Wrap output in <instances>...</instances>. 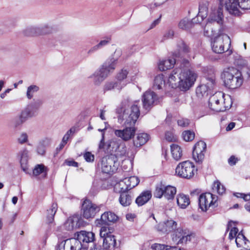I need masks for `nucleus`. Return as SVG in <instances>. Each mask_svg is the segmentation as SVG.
<instances>
[{
    "instance_id": "nucleus-1",
    "label": "nucleus",
    "mask_w": 250,
    "mask_h": 250,
    "mask_svg": "<svg viewBox=\"0 0 250 250\" xmlns=\"http://www.w3.org/2000/svg\"><path fill=\"white\" fill-rule=\"evenodd\" d=\"M189 66L188 60L182 59L180 66L174 68L169 74L167 84L173 88H179L183 91L188 90L197 78V73L188 68Z\"/></svg>"
},
{
    "instance_id": "nucleus-2",
    "label": "nucleus",
    "mask_w": 250,
    "mask_h": 250,
    "mask_svg": "<svg viewBox=\"0 0 250 250\" xmlns=\"http://www.w3.org/2000/svg\"><path fill=\"white\" fill-rule=\"evenodd\" d=\"M120 50H116L113 57L107 60L100 68L96 70L89 78L93 79L95 85L99 86L115 69L118 58L121 55Z\"/></svg>"
},
{
    "instance_id": "nucleus-3",
    "label": "nucleus",
    "mask_w": 250,
    "mask_h": 250,
    "mask_svg": "<svg viewBox=\"0 0 250 250\" xmlns=\"http://www.w3.org/2000/svg\"><path fill=\"white\" fill-rule=\"evenodd\" d=\"M221 77L225 85L230 89L239 87L243 82L241 72L233 67L225 68L221 73Z\"/></svg>"
},
{
    "instance_id": "nucleus-4",
    "label": "nucleus",
    "mask_w": 250,
    "mask_h": 250,
    "mask_svg": "<svg viewBox=\"0 0 250 250\" xmlns=\"http://www.w3.org/2000/svg\"><path fill=\"white\" fill-rule=\"evenodd\" d=\"M232 104L231 99L229 95L218 92L210 97L208 107L213 111L223 112L230 108Z\"/></svg>"
},
{
    "instance_id": "nucleus-5",
    "label": "nucleus",
    "mask_w": 250,
    "mask_h": 250,
    "mask_svg": "<svg viewBox=\"0 0 250 250\" xmlns=\"http://www.w3.org/2000/svg\"><path fill=\"white\" fill-rule=\"evenodd\" d=\"M118 113V120L124 125H134L140 115L139 108L136 104L127 108H122Z\"/></svg>"
},
{
    "instance_id": "nucleus-6",
    "label": "nucleus",
    "mask_w": 250,
    "mask_h": 250,
    "mask_svg": "<svg viewBox=\"0 0 250 250\" xmlns=\"http://www.w3.org/2000/svg\"><path fill=\"white\" fill-rule=\"evenodd\" d=\"M177 189L175 187L161 182L156 185L154 196L157 198L164 197L168 201H171L174 198Z\"/></svg>"
},
{
    "instance_id": "nucleus-7",
    "label": "nucleus",
    "mask_w": 250,
    "mask_h": 250,
    "mask_svg": "<svg viewBox=\"0 0 250 250\" xmlns=\"http://www.w3.org/2000/svg\"><path fill=\"white\" fill-rule=\"evenodd\" d=\"M211 45L213 52L222 53L229 49L230 45V38L226 34H219L212 39Z\"/></svg>"
},
{
    "instance_id": "nucleus-8",
    "label": "nucleus",
    "mask_w": 250,
    "mask_h": 250,
    "mask_svg": "<svg viewBox=\"0 0 250 250\" xmlns=\"http://www.w3.org/2000/svg\"><path fill=\"white\" fill-rule=\"evenodd\" d=\"M197 169L194 164L186 161L180 163L176 167L175 173L178 176L186 179H190L197 173Z\"/></svg>"
},
{
    "instance_id": "nucleus-9",
    "label": "nucleus",
    "mask_w": 250,
    "mask_h": 250,
    "mask_svg": "<svg viewBox=\"0 0 250 250\" xmlns=\"http://www.w3.org/2000/svg\"><path fill=\"white\" fill-rule=\"evenodd\" d=\"M119 165V163L114 155L105 156L101 160V169L105 173H110L115 171Z\"/></svg>"
},
{
    "instance_id": "nucleus-10",
    "label": "nucleus",
    "mask_w": 250,
    "mask_h": 250,
    "mask_svg": "<svg viewBox=\"0 0 250 250\" xmlns=\"http://www.w3.org/2000/svg\"><path fill=\"white\" fill-rule=\"evenodd\" d=\"M217 197L210 193L202 194L199 198V205L203 211L217 206Z\"/></svg>"
},
{
    "instance_id": "nucleus-11",
    "label": "nucleus",
    "mask_w": 250,
    "mask_h": 250,
    "mask_svg": "<svg viewBox=\"0 0 250 250\" xmlns=\"http://www.w3.org/2000/svg\"><path fill=\"white\" fill-rule=\"evenodd\" d=\"M208 21L212 23H216L219 25H222L223 22L224 16L223 14V9L220 6L216 7L211 6L208 7Z\"/></svg>"
},
{
    "instance_id": "nucleus-12",
    "label": "nucleus",
    "mask_w": 250,
    "mask_h": 250,
    "mask_svg": "<svg viewBox=\"0 0 250 250\" xmlns=\"http://www.w3.org/2000/svg\"><path fill=\"white\" fill-rule=\"evenodd\" d=\"M82 210L83 217L87 219L93 218L99 211L100 208L90 200H85L82 204Z\"/></svg>"
},
{
    "instance_id": "nucleus-13",
    "label": "nucleus",
    "mask_w": 250,
    "mask_h": 250,
    "mask_svg": "<svg viewBox=\"0 0 250 250\" xmlns=\"http://www.w3.org/2000/svg\"><path fill=\"white\" fill-rule=\"evenodd\" d=\"M214 84V78H206L203 83L196 88V93L197 96L199 98L207 96L209 91L213 88Z\"/></svg>"
},
{
    "instance_id": "nucleus-14",
    "label": "nucleus",
    "mask_w": 250,
    "mask_h": 250,
    "mask_svg": "<svg viewBox=\"0 0 250 250\" xmlns=\"http://www.w3.org/2000/svg\"><path fill=\"white\" fill-rule=\"evenodd\" d=\"M219 4L230 14L238 15L240 12L238 0H219Z\"/></svg>"
},
{
    "instance_id": "nucleus-15",
    "label": "nucleus",
    "mask_w": 250,
    "mask_h": 250,
    "mask_svg": "<svg viewBox=\"0 0 250 250\" xmlns=\"http://www.w3.org/2000/svg\"><path fill=\"white\" fill-rule=\"evenodd\" d=\"M51 29L47 25L42 26H29L23 30V34L25 36H37L49 33Z\"/></svg>"
},
{
    "instance_id": "nucleus-16",
    "label": "nucleus",
    "mask_w": 250,
    "mask_h": 250,
    "mask_svg": "<svg viewBox=\"0 0 250 250\" xmlns=\"http://www.w3.org/2000/svg\"><path fill=\"white\" fill-rule=\"evenodd\" d=\"M35 116V113L29 108H25L12 121V126L14 128L21 127L29 118Z\"/></svg>"
},
{
    "instance_id": "nucleus-17",
    "label": "nucleus",
    "mask_w": 250,
    "mask_h": 250,
    "mask_svg": "<svg viewBox=\"0 0 250 250\" xmlns=\"http://www.w3.org/2000/svg\"><path fill=\"white\" fill-rule=\"evenodd\" d=\"M123 129H116L115 135L125 141H128L134 138L136 128L134 125H125Z\"/></svg>"
},
{
    "instance_id": "nucleus-18",
    "label": "nucleus",
    "mask_w": 250,
    "mask_h": 250,
    "mask_svg": "<svg viewBox=\"0 0 250 250\" xmlns=\"http://www.w3.org/2000/svg\"><path fill=\"white\" fill-rule=\"evenodd\" d=\"M206 144L203 141L197 142L194 146L192 157L196 162H201L204 159Z\"/></svg>"
},
{
    "instance_id": "nucleus-19",
    "label": "nucleus",
    "mask_w": 250,
    "mask_h": 250,
    "mask_svg": "<svg viewBox=\"0 0 250 250\" xmlns=\"http://www.w3.org/2000/svg\"><path fill=\"white\" fill-rule=\"evenodd\" d=\"M117 219L118 217L115 213L111 212H105L101 215L100 219L95 220V223L96 226L101 227L107 225L109 223L114 222Z\"/></svg>"
},
{
    "instance_id": "nucleus-20",
    "label": "nucleus",
    "mask_w": 250,
    "mask_h": 250,
    "mask_svg": "<svg viewBox=\"0 0 250 250\" xmlns=\"http://www.w3.org/2000/svg\"><path fill=\"white\" fill-rule=\"evenodd\" d=\"M177 227V223L172 219H168L160 223L157 226V229L164 233H168L174 230Z\"/></svg>"
},
{
    "instance_id": "nucleus-21",
    "label": "nucleus",
    "mask_w": 250,
    "mask_h": 250,
    "mask_svg": "<svg viewBox=\"0 0 250 250\" xmlns=\"http://www.w3.org/2000/svg\"><path fill=\"white\" fill-rule=\"evenodd\" d=\"M208 6V4L206 3L200 5L197 16L191 20L193 26L195 24L201 23L207 17Z\"/></svg>"
},
{
    "instance_id": "nucleus-22",
    "label": "nucleus",
    "mask_w": 250,
    "mask_h": 250,
    "mask_svg": "<svg viewBox=\"0 0 250 250\" xmlns=\"http://www.w3.org/2000/svg\"><path fill=\"white\" fill-rule=\"evenodd\" d=\"M81 244L89 243L93 242L95 239V234L91 231L82 230L77 232L75 234Z\"/></svg>"
},
{
    "instance_id": "nucleus-23",
    "label": "nucleus",
    "mask_w": 250,
    "mask_h": 250,
    "mask_svg": "<svg viewBox=\"0 0 250 250\" xmlns=\"http://www.w3.org/2000/svg\"><path fill=\"white\" fill-rule=\"evenodd\" d=\"M175 63V59L171 56L160 60L158 63V67L160 71H164L173 68Z\"/></svg>"
},
{
    "instance_id": "nucleus-24",
    "label": "nucleus",
    "mask_w": 250,
    "mask_h": 250,
    "mask_svg": "<svg viewBox=\"0 0 250 250\" xmlns=\"http://www.w3.org/2000/svg\"><path fill=\"white\" fill-rule=\"evenodd\" d=\"M157 99L155 93L152 91H146L143 96L142 101L145 108L148 109L152 106Z\"/></svg>"
},
{
    "instance_id": "nucleus-25",
    "label": "nucleus",
    "mask_w": 250,
    "mask_h": 250,
    "mask_svg": "<svg viewBox=\"0 0 250 250\" xmlns=\"http://www.w3.org/2000/svg\"><path fill=\"white\" fill-rule=\"evenodd\" d=\"M80 217L78 215H75L69 217L64 224V227L67 230H72L74 229L79 228Z\"/></svg>"
},
{
    "instance_id": "nucleus-26",
    "label": "nucleus",
    "mask_w": 250,
    "mask_h": 250,
    "mask_svg": "<svg viewBox=\"0 0 250 250\" xmlns=\"http://www.w3.org/2000/svg\"><path fill=\"white\" fill-rule=\"evenodd\" d=\"M150 139L149 134L146 133H138L133 140V145L135 147L144 145Z\"/></svg>"
},
{
    "instance_id": "nucleus-27",
    "label": "nucleus",
    "mask_w": 250,
    "mask_h": 250,
    "mask_svg": "<svg viewBox=\"0 0 250 250\" xmlns=\"http://www.w3.org/2000/svg\"><path fill=\"white\" fill-rule=\"evenodd\" d=\"M235 243L237 247L246 250H250V241L247 240L241 232L237 234Z\"/></svg>"
},
{
    "instance_id": "nucleus-28",
    "label": "nucleus",
    "mask_w": 250,
    "mask_h": 250,
    "mask_svg": "<svg viewBox=\"0 0 250 250\" xmlns=\"http://www.w3.org/2000/svg\"><path fill=\"white\" fill-rule=\"evenodd\" d=\"M19 155L20 157L21 167L22 170L27 173L28 169L29 151L25 149L19 152Z\"/></svg>"
},
{
    "instance_id": "nucleus-29",
    "label": "nucleus",
    "mask_w": 250,
    "mask_h": 250,
    "mask_svg": "<svg viewBox=\"0 0 250 250\" xmlns=\"http://www.w3.org/2000/svg\"><path fill=\"white\" fill-rule=\"evenodd\" d=\"M103 238V247L104 250L114 249L116 247V239L114 235H109Z\"/></svg>"
},
{
    "instance_id": "nucleus-30",
    "label": "nucleus",
    "mask_w": 250,
    "mask_h": 250,
    "mask_svg": "<svg viewBox=\"0 0 250 250\" xmlns=\"http://www.w3.org/2000/svg\"><path fill=\"white\" fill-rule=\"evenodd\" d=\"M176 202L178 206L181 208H186L190 204L188 196L183 193L178 194L176 196Z\"/></svg>"
},
{
    "instance_id": "nucleus-31",
    "label": "nucleus",
    "mask_w": 250,
    "mask_h": 250,
    "mask_svg": "<svg viewBox=\"0 0 250 250\" xmlns=\"http://www.w3.org/2000/svg\"><path fill=\"white\" fill-rule=\"evenodd\" d=\"M151 196L152 194L150 190L144 191L136 198V203L139 206H143L150 199Z\"/></svg>"
},
{
    "instance_id": "nucleus-32",
    "label": "nucleus",
    "mask_w": 250,
    "mask_h": 250,
    "mask_svg": "<svg viewBox=\"0 0 250 250\" xmlns=\"http://www.w3.org/2000/svg\"><path fill=\"white\" fill-rule=\"evenodd\" d=\"M121 142L117 138H113L106 142V152H115Z\"/></svg>"
},
{
    "instance_id": "nucleus-33",
    "label": "nucleus",
    "mask_w": 250,
    "mask_h": 250,
    "mask_svg": "<svg viewBox=\"0 0 250 250\" xmlns=\"http://www.w3.org/2000/svg\"><path fill=\"white\" fill-rule=\"evenodd\" d=\"M171 153L172 157L175 160H179L182 156L183 151L181 147L176 144L170 146Z\"/></svg>"
},
{
    "instance_id": "nucleus-34",
    "label": "nucleus",
    "mask_w": 250,
    "mask_h": 250,
    "mask_svg": "<svg viewBox=\"0 0 250 250\" xmlns=\"http://www.w3.org/2000/svg\"><path fill=\"white\" fill-rule=\"evenodd\" d=\"M119 200L122 206L127 207L131 204L132 196L129 193L123 192L121 194Z\"/></svg>"
},
{
    "instance_id": "nucleus-35",
    "label": "nucleus",
    "mask_w": 250,
    "mask_h": 250,
    "mask_svg": "<svg viewBox=\"0 0 250 250\" xmlns=\"http://www.w3.org/2000/svg\"><path fill=\"white\" fill-rule=\"evenodd\" d=\"M165 84L166 82L163 74H161L155 76L153 83V86L154 88L161 89L164 87Z\"/></svg>"
},
{
    "instance_id": "nucleus-36",
    "label": "nucleus",
    "mask_w": 250,
    "mask_h": 250,
    "mask_svg": "<svg viewBox=\"0 0 250 250\" xmlns=\"http://www.w3.org/2000/svg\"><path fill=\"white\" fill-rule=\"evenodd\" d=\"M115 153H116L115 156L117 158V157H127L128 155L126 146L125 144L123 143L122 141L120 142L119 146L117 147V150L115 151Z\"/></svg>"
},
{
    "instance_id": "nucleus-37",
    "label": "nucleus",
    "mask_w": 250,
    "mask_h": 250,
    "mask_svg": "<svg viewBox=\"0 0 250 250\" xmlns=\"http://www.w3.org/2000/svg\"><path fill=\"white\" fill-rule=\"evenodd\" d=\"M125 83H121L120 82H108L105 84L104 89L105 90H110L114 89L120 90L125 86Z\"/></svg>"
},
{
    "instance_id": "nucleus-38",
    "label": "nucleus",
    "mask_w": 250,
    "mask_h": 250,
    "mask_svg": "<svg viewBox=\"0 0 250 250\" xmlns=\"http://www.w3.org/2000/svg\"><path fill=\"white\" fill-rule=\"evenodd\" d=\"M115 189L117 192H122L123 193L125 192L126 190H129L125 179L124 178L117 183L115 185Z\"/></svg>"
},
{
    "instance_id": "nucleus-39",
    "label": "nucleus",
    "mask_w": 250,
    "mask_h": 250,
    "mask_svg": "<svg viewBox=\"0 0 250 250\" xmlns=\"http://www.w3.org/2000/svg\"><path fill=\"white\" fill-rule=\"evenodd\" d=\"M193 26L192 23L188 18L182 19L178 23V27L184 30H188Z\"/></svg>"
},
{
    "instance_id": "nucleus-40",
    "label": "nucleus",
    "mask_w": 250,
    "mask_h": 250,
    "mask_svg": "<svg viewBox=\"0 0 250 250\" xmlns=\"http://www.w3.org/2000/svg\"><path fill=\"white\" fill-rule=\"evenodd\" d=\"M49 140L47 138H45L41 140L37 147V152L41 155H43L45 152V148L46 146L49 144Z\"/></svg>"
},
{
    "instance_id": "nucleus-41",
    "label": "nucleus",
    "mask_w": 250,
    "mask_h": 250,
    "mask_svg": "<svg viewBox=\"0 0 250 250\" xmlns=\"http://www.w3.org/2000/svg\"><path fill=\"white\" fill-rule=\"evenodd\" d=\"M228 229L229 230V239H232L234 238H236L238 233V229L235 227V225L234 222L232 221H230L229 222L228 224Z\"/></svg>"
},
{
    "instance_id": "nucleus-42",
    "label": "nucleus",
    "mask_w": 250,
    "mask_h": 250,
    "mask_svg": "<svg viewBox=\"0 0 250 250\" xmlns=\"http://www.w3.org/2000/svg\"><path fill=\"white\" fill-rule=\"evenodd\" d=\"M187 231L186 230H184L182 228H177L174 234L173 240L177 243L180 244L182 237H184Z\"/></svg>"
},
{
    "instance_id": "nucleus-43",
    "label": "nucleus",
    "mask_w": 250,
    "mask_h": 250,
    "mask_svg": "<svg viewBox=\"0 0 250 250\" xmlns=\"http://www.w3.org/2000/svg\"><path fill=\"white\" fill-rule=\"evenodd\" d=\"M69 241V246H71L72 250H80L83 244L80 243L77 237L67 239Z\"/></svg>"
},
{
    "instance_id": "nucleus-44",
    "label": "nucleus",
    "mask_w": 250,
    "mask_h": 250,
    "mask_svg": "<svg viewBox=\"0 0 250 250\" xmlns=\"http://www.w3.org/2000/svg\"><path fill=\"white\" fill-rule=\"evenodd\" d=\"M125 179L129 190L137 186L140 182L139 179L136 176H131Z\"/></svg>"
},
{
    "instance_id": "nucleus-45",
    "label": "nucleus",
    "mask_w": 250,
    "mask_h": 250,
    "mask_svg": "<svg viewBox=\"0 0 250 250\" xmlns=\"http://www.w3.org/2000/svg\"><path fill=\"white\" fill-rule=\"evenodd\" d=\"M39 87L35 84H32L27 88L26 96L28 100H31L34 96V94L39 90Z\"/></svg>"
},
{
    "instance_id": "nucleus-46",
    "label": "nucleus",
    "mask_w": 250,
    "mask_h": 250,
    "mask_svg": "<svg viewBox=\"0 0 250 250\" xmlns=\"http://www.w3.org/2000/svg\"><path fill=\"white\" fill-rule=\"evenodd\" d=\"M47 168L42 164H39L35 166L33 170V174L34 176H38L40 174H46Z\"/></svg>"
},
{
    "instance_id": "nucleus-47",
    "label": "nucleus",
    "mask_w": 250,
    "mask_h": 250,
    "mask_svg": "<svg viewBox=\"0 0 250 250\" xmlns=\"http://www.w3.org/2000/svg\"><path fill=\"white\" fill-rule=\"evenodd\" d=\"M105 127L103 129L99 128L98 129V131L102 132V138L99 144V149H103L104 151H106V143L104 142V130L107 128V123L105 122Z\"/></svg>"
},
{
    "instance_id": "nucleus-48",
    "label": "nucleus",
    "mask_w": 250,
    "mask_h": 250,
    "mask_svg": "<svg viewBox=\"0 0 250 250\" xmlns=\"http://www.w3.org/2000/svg\"><path fill=\"white\" fill-rule=\"evenodd\" d=\"M212 189L219 194H223L226 191L225 188L219 181L214 182Z\"/></svg>"
},
{
    "instance_id": "nucleus-49",
    "label": "nucleus",
    "mask_w": 250,
    "mask_h": 250,
    "mask_svg": "<svg viewBox=\"0 0 250 250\" xmlns=\"http://www.w3.org/2000/svg\"><path fill=\"white\" fill-rule=\"evenodd\" d=\"M182 137L186 142L193 140L195 137L194 132L190 130H186L182 133Z\"/></svg>"
},
{
    "instance_id": "nucleus-50",
    "label": "nucleus",
    "mask_w": 250,
    "mask_h": 250,
    "mask_svg": "<svg viewBox=\"0 0 250 250\" xmlns=\"http://www.w3.org/2000/svg\"><path fill=\"white\" fill-rule=\"evenodd\" d=\"M171 246L163 244L154 243L151 245V249L152 250H169Z\"/></svg>"
},
{
    "instance_id": "nucleus-51",
    "label": "nucleus",
    "mask_w": 250,
    "mask_h": 250,
    "mask_svg": "<svg viewBox=\"0 0 250 250\" xmlns=\"http://www.w3.org/2000/svg\"><path fill=\"white\" fill-rule=\"evenodd\" d=\"M57 211V205L53 204L51 206V208L47 210L48 211V222L51 223L53 220V217Z\"/></svg>"
},
{
    "instance_id": "nucleus-52",
    "label": "nucleus",
    "mask_w": 250,
    "mask_h": 250,
    "mask_svg": "<svg viewBox=\"0 0 250 250\" xmlns=\"http://www.w3.org/2000/svg\"><path fill=\"white\" fill-rule=\"evenodd\" d=\"M69 243L68 239L62 241L58 244L56 250H72Z\"/></svg>"
},
{
    "instance_id": "nucleus-53",
    "label": "nucleus",
    "mask_w": 250,
    "mask_h": 250,
    "mask_svg": "<svg viewBox=\"0 0 250 250\" xmlns=\"http://www.w3.org/2000/svg\"><path fill=\"white\" fill-rule=\"evenodd\" d=\"M42 104V102L41 99H34L33 101L30 104V107L32 109V111L35 113V111L39 109ZM32 111V110H31ZM36 113H35V116Z\"/></svg>"
},
{
    "instance_id": "nucleus-54",
    "label": "nucleus",
    "mask_w": 250,
    "mask_h": 250,
    "mask_svg": "<svg viewBox=\"0 0 250 250\" xmlns=\"http://www.w3.org/2000/svg\"><path fill=\"white\" fill-rule=\"evenodd\" d=\"M213 23L209 22L207 21V22L204 27V32L205 35L209 37L213 35V31L212 28V24Z\"/></svg>"
},
{
    "instance_id": "nucleus-55",
    "label": "nucleus",
    "mask_w": 250,
    "mask_h": 250,
    "mask_svg": "<svg viewBox=\"0 0 250 250\" xmlns=\"http://www.w3.org/2000/svg\"><path fill=\"white\" fill-rule=\"evenodd\" d=\"M17 141L20 144H24L28 142V135L27 133L22 132L19 136Z\"/></svg>"
},
{
    "instance_id": "nucleus-56",
    "label": "nucleus",
    "mask_w": 250,
    "mask_h": 250,
    "mask_svg": "<svg viewBox=\"0 0 250 250\" xmlns=\"http://www.w3.org/2000/svg\"><path fill=\"white\" fill-rule=\"evenodd\" d=\"M128 71L126 69H122L117 74V79L118 82H120L121 83L122 81L125 79L127 76Z\"/></svg>"
},
{
    "instance_id": "nucleus-57",
    "label": "nucleus",
    "mask_w": 250,
    "mask_h": 250,
    "mask_svg": "<svg viewBox=\"0 0 250 250\" xmlns=\"http://www.w3.org/2000/svg\"><path fill=\"white\" fill-rule=\"evenodd\" d=\"M109 235H112L109 231V228L106 226L101 227L100 231V236L101 238L106 237Z\"/></svg>"
},
{
    "instance_id": "nucleus-58",
    "label": "nucleus",
    "mask_w": 250,
    "mask_h": 250,
    "mask_svg": "<svg viewBox=\"0 0 250 250\" xmlns=\"http://www.w3.org/2000/svg\"><path fill=\"white\" fill-rule=\"evenodd\" d=\"M240 9H250V0H238Z\"/></svg>"
},
{
    "instance_id": "nucleus-59",
    "label": "nucleus",
    "mask_w": 250,
    "mask_h": 250,
    "mask_svg": "<svg viewBox=\"0 0 250 250\" xmlns=\"http://www.w3.org/2000/svg\"><path fill=\"white\" fill-rule=\"evenodd\" d=\"M75 132V128H71L68 131H67V132L65 133V134L63 137L62 141L63 142V144L67 143L70 136L74 134Z\"/></svg>"
},
{
    "instance_id": "nucleus-60",
    "label": "nucleus",
    "mask_w": 250,
    "mask_h": 250,
    "mask_svg": "<svg viewBox=\"0 0 250 250\" xmlns=\"http://www.w3.org/2000/svg\"><path fill=\"white\" fill-rule=\"evenodd\" d=\"M83 158L87 162L91 163L94 161L95 157L90 152H86L83 154Z\"/></svg>"
},
{
    "instance_id": "nucleus-61",
    "label": "nucleus",
    "mask_w": 250,
    "mask_h": 250,
    "mask_svg": "<svg viewBox=\"0 0 250 250\" xmlns=\"http://www.w3.org/2000/svg\"><path fill=\"white\" fill-rule=\"evenodd\" d=\"M166 139L169 142L175 141L177 140L176 136L172 131H167L165 135Z\"/></svg>"
},
{
    "instance_id": "nucleus-62",
    "label": "nucleus",
    "mask_w": 250,
    "mask_h": 250,
    "mask_svg": "<svg viewBox=\"0 0 250 250\" xmlns=\"http://www.w3.org/2000/svg\"><path fill=\"white\" fill-rule=\"evenodd\" d=\"M180 49L188 57H190V55L188 54V53L189 52V49L188 46L184 42L181 43Z\"/></svg>"
},
{
    "instance_id": "nucleus-63",
    "label": "nucleus",
    "mask_w": 250,
    "mask_h": 250,
    "mask_svg": "<svg viewBox=\"0 0 250 250\" xmlns=\"http://www.w3.org/2000/svg\"><path fill=\"white\" fill-rule=\"evenodd\" d=\"M193 237V236L192 234L187 231L184 237H182L180 243H187L188 242L190 241Z\"/></svg>"
},
{
    "instance_id": "nucleus-64",
    "label": "nucleus",
    "mask_w": 250,
    "mask_h": 250,
    "mask_svg": "<svg viewBox=\"0 0 250 250\" xmlns=\"http://www.w3.org/2000/svg\"><path fill=\"white\" fill-rule=\"evenodd\" d=\"M233 194L236 197L243 198L246 201L250 200V193L246 194L241 193H234Z\"/></svg>"
}]
</instances>
